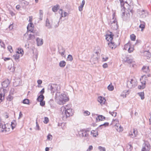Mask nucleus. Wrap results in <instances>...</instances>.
<instances>
[{
    "instance_id": "nucleus-1",
    "label": "nucleus",
    "mask_w": 151,
    "mask_h": 151,
    "mask_svg": "<svg viewBox=\"0 0 151 151\" xmlns=\"http://www.w3.org/2000/svg\"><path fill=\"white\" fill-rule=\"evenodd\" d=\"M137 80L134 77L129 79L127 81V86L130 89L134 88L137 86Z\"/></svg>"
},
{
    "instance_id": "nucleus-2",
    "label": "nucleus",
    "mask_w": 151,
    "mask_h": 151,
    "mask_svg": "<svg viewBox=\"0 0 151 151\" xmlns=\"http://www.w3.org/2000/svg\"><path fill=\"white\" fill-rule=\"evenodd\" d=\"M113 17L109 23L111 28L114 30L116 29L118 27L117 22L116 18L114 17V14H113Z\"/></svg>"
},
{
    "instance_id": "nucleus-3",
    "label": "nucleus",
    "mask_w": 151,
    "mask_h": 151,
    "mask_svg": "<svg viewBox=\"0 0 151 151\" xmlns=\"http://www.w3.org/2000/svg\"><path fill=\"white\" fill-rule=\"evenodd\" d=\"M137 12L138 16H139L140 17L142 18L146 17L148 15L147 12L143 9H138Z\"/></svg>"
},
{
    "instance_id": "nucleus-4",
    "label": "nucleus",
    "mask_w": 151,
    "mask_h": 151,
    "mask_svg": "<svg viewBox=\"0 0 151 151\" xmlns=\"http://www.w3.org/2000/svg\"><path fill=\"white\" fill-rule=\"evenodd\" d=\"M58 86L56 84H50L48 86V89L50 90L51 93H54L58 90Z\"/></svg>"
},
{
    "instance_id": "nucleus-5",
    "label": "nucleus",
    "mask_w": 151,
    "mask_h": 151,
    "mask_svg": "<svg viewBox=\"0 0 151 151\" xmlns=\"http://www.w3.org/2000/svg\"><path fill=\"white\" fill-rule=\"evenodd\" d=\"M90 132L88 129H83L79 132V134L80 137L87 138L89 137Z\"/></svg>"
},
{
    "instance_id": "nucleus-6",
    "label": "nucleus",
    "mask_w": 151,
    "mask_h": 151,
    "mask_svg": "<svg viewBox=\"0 0 151 151\" xmlns=\"http://www.w3.org/2000/svg\"><path fill=\"white\" fill-rule=\"evenodd\" d=\"M60 98L59 99L60 101L62 102V103L63 104L66 102L68 101L69 100V98L64 94H61L59 95Z\"/></svg>"
},
{
    "instance_id": "nucleus-7",
    "label": "nucleus",
    "mask_w": 151,
    "mask_h": 151,
    "mask_svg": "<svg viewBox=\"0 0 151 151\" xmlns=\"http://www.w3.org/2000/svg\"><path fill=\"white\" fill-rule=\"evenodd\" d=\"M65 109V111L64 112L67 114V116L69 117L70 116H72L73 115L72 109H68V105H67L64 108Z\"/></svg>"
},
{
    "instance_id": "nucleus-8",
    "label": "nucleus",
    "mask_w": 151,
    "mask_h": 151,
    "mask_svg": "<svg viewBox=\"0 0 151 151\" xmlns=\"http://www.w3.org/2000/svg\"><path fill=\"white\" fill-rule=\"evenodd\" d=\"M44 98V96L42 94H40L37 98V100L40 102V104H45V101H43Z\"/></svg>"
},
{
    "instance_id": "nucleus-9",
    "label": "nucleus",
    "mask_w": 151,
    "mask_h": 151,
    "mask_svg": "<svg viewBox=\"0 0 151 151\" xmlns=\"http://www.w3.org/2000/svg\"><path fill=\"white\" fill-rule=\"evenodd\" d=\"M120 4L121 6V8H122V10H123V11L122 12V14H121V17L123 18V16L125 15V12H124V10L125 9L124 5V2L123 1V0H120Z\"/></svg>"
},
{
    "instance_id": "nucleus-10",
    "label": "nucleus",
    "mask_w": 151,
    "mask_h": 151,
    "mask_svg": "<svg viewBox=\"0 0 151 151\" xmlns=\"http://www.w3.org/2000/svg\"><path fill=\"white\" fill-rule=\"evenodd\" d=\"M10 82L8 79L6 80L5 81H4L1 84L3 88H6L8 86Z\"/></svg>"
},
{
    "instance_id": "nucleus-11",
    "label": "nucleus",
    "mask_w": 151,
    "mask_h": 151,
    "mask_svg": "<svg viewBox=\"0 0 151 151\" xmlns=\"http://www.w3.org/2000/svg\"><path fill=\"white\" fill-rule=\"evenodd\" d=\"M98 101L100 104H105V102L106 101V100L104 97L100 96L98 98Z\"/></svg>"
},
{
    "instance_id": "nucleus-12",
    "label": "nucleus",
    "mask_w": 151,
    "mask_h": 151,
    "mask_svg": "<svg viewBox=\"0 0 151 151\" xmlns=\"http://www.w3.org/2000/svg\"><path fill=\"white\" fill-rule=\"evenodd\" d=\"M137 134V130H135L134 129L132 130V132H131V133H129V135L131 137L133 138L136 136V135Z\"/></svg>"
},
{
    "instance_id": "nucleus-13",
    "label": "nucleus",
    "mask_w": 151,
    "mask_h": 151,
    "mask_svg": "<svg viewBox=\"0 0 151 151\" xmlns=\"http://www.w3.org/2000/svg\"><path fill=\"white\" fill-rule=\"evenodd\" d=\"M0 130L2 132L6 133L7 132V129L8 128H7L6 126V125L2 124H1V127L0 128Z\"/></svg>"
},
{
    "instance_id": "nucleus-14",
    "label": "nucleus",
    "mask_w": 151,
    "mask_h": 151,
    "mask_svg": "<svg viewBox=\"0 0 151 151\" xmlns=\"http://www.w3.org/2000/svg\"><path fill=\"white\" fill-rule=\"evenodd\" d=\"M59 13L61 15V16L60 18V19H61L62 17H65L68 14L67 12H64L63 10L61 9H60Z\"/></svg>"
},
{
    "instance_id": "nucleus-15",
    "label": "nucleus",
    "mask_w": 151,
    "mask_h": 151,
    "mask_svg": "<svg viewBox=\"0 0 151 151\" xmlns=\"http://www.w3.org/2000/svg\"><path fill=\"white\" fill-rule=\"evenodd\" d=\"M36 41L38 46H40L43 44V40L42 39L37 38L36 39Z\"/></svg>"
},
{
    "instance_id": "nucleus-16",
    "label": "nucleus",
    "mask_w": 151,
    "mask_h": 151,
    "mask_svg": "<svg viewBox=\"0 0 151 151\" xmlns=\"http://www.w3.org/2000/svg\"><path fill=\"white\" fill-rule=\"evenodd\" d=\"M113 35L112 34L107 35L106 36V39L108 41H111L113 39Z\"/></svg>"
},
{
    "instance_id": "nucleus-17",
    "label": "nucleus",
    "mask_w": 151,
    "mask_h": 151,
    "mask_svg": "<svg viewBox=\"0 0 151 151\" xmlns=\"http://www.w3.org/2000/svg\"><path fill=\"white\" fill-rule=\"evenodd\" d=\"M52 23L50 22L48 19H47L46 21V26L48 28H50L52 27Z\"/></svg>"
},
{
    "instance_id": "nucleus-18",
    "label": "nucleus",
    "mask_w": 151,
    "mask_h": 151,
    "mask_svg": "<svg viewBox=\"0 0 151 151\" xmlns=\"http://www.w3.org/2000/svg\"><path fill=\"white\" fill-rule=\"evenodd\" d=\"M108 45L109 47L111 48L112 49L115 48L116 47V45H115L114 42H113L111 41L108 43Z\"/></svg>"
},
{
    "instance_id": "nucleus-19",
    "label": "nucleus",
    "mask_w": 151,
    "mask_h": 151,
    "mask_svg": "<svg viewBox=\"0 0 151 151\" xmlns=\"http://www.w3.org/2000/svg\"><path fill=\"white\" fill-rule=\"evenodd\" d=\"M146 82L145 81L141 82L142 85L138 86V88L139 89H143L145 88Z\"/></svg>"
},
{
    "instance_id": "nucleus-20",
    "label": "nucleus",
    "mask_w": 151,
    "mask_h": 151,
    "mask_svg": "<svg viewBox=\"0 0 151 151\" xmlns=\"http://www.w3.org/2000/svg\"><path fill=\"white\" fill-rule=\"evenodd\" d=\"M105 119V117L101 115H99L96 118V119L98 121V119L99 121H101L104 120Z\"/></svg>"
},
{
    "instance_id": "nucleus-21",
    "label": "nucleus",
    "mask_w": 151,
    "mask_h": 151,
    "mask_svg": "<svg viewBox=\"0 0 151 151\" xmlns=\"http://www.w3.org/2000/svg\"><path fill=\"white\" fill-rule=\"evenodd\" d=\"M7 90L4 89V88H0V94L4 96L5 94L7 93Z\"/></svg>"
},
{
    "instance_id": "nucleus-22",
    "label": "nucleus",
    "mask_w": 151,
    "mask_h": 151,
    "mask_svg": "<svg viewBox=\"0 0 151 151\" xmlns=\"http://www.w3.org/2000/svg\"><path fill=\"white\" fill-rule=\"evenodd\" d=\"M143 145L147 149V151H148L150 150V146L148 142H145L143 144Z\"/></svg>"
},
{
    "instance_id": "nucleus-23",
    "label": "nucleus",
    "mask_w": 151,
    "mask_h": 151,
    "mask_svg": "<svg viewBox=\"0 0 151 151\" xmlns=\"http://www.w3.org/2000/svg\"><path fill=\"white\" fill-rule=\"evenodd\" d=\"M91 133L93 137H96L98 135L97 131L96 130H93L91 131Z\"/></svg>"
},
{
    "instance_id": "nucleus-24",
    "label": "nucleus",
    "mask_w": 151,
    "mask_h": 151,
    "mask_svg": "<svg viewBox=\"0 0 151 151\" xmlns=\"http://www.w3.org/2000/svg\"><path fill=\"white\" fill-rule=\"evenodd\" d=\"M142 70L144 72L147 73L149 71V67L148 66H143Z\"/></svg>"
},
{
    "instance_id": "nucleus-25",
    "label": "nucleus",
    "mask_w": 151,
    "mask_h": 151,
    "mask_svg": "<svg viewBox=\"0 0 151 151\" xmlns=\"http://www.w3.org/2000/svg\"><path fill=\"white\" fill-rule=\"evenodd\" d=\"M116 128L118 132H121L123 131V129L122 127L120 125L119 126V125L117 126L116 125Z\"/></svg>"
},
{
    "instance_id": "nucleus-26",
    "label": "nucleus",
    "mask_w": 151,
    "mask_h": 151,
    "mask_svg": "<svg viewBox=\"0 0 151 151\" xmlns=\"http://www.w3.org/2000/svg\"><path fill=\"white\" fill-rule=\"evenodd\" d=\"M124 60L125 62H127L128 63H131L132 61V59L128 57H126Z\"/></svg>"
},
{
    "instance_id": "nucleus-27",
    "label": "nucleus",
    "mask_w": 151,
    "mask_h": 151,
    "mask_svg": "<svg viewBox=\"0 0 151 151\" xmlns=\"http://www.w3.org/2000/svg\"><path fill=\"white\" fill-rule=\"evenodd\" d=\"M62 119L64 121H65L69 117V116H67V114L65 113L64 111H63L62 113Z\"/></svg>"
},
{
    "instance_id": "nucleus-28",
    "label": "nucleus",
    "mask_w": 151,
    "mask_h": 151,
    "mask_svg": "<svg viewBox=\"0 0 151 151\" xmlns=\"http://www.w3.org/2000/svg\"><path fill=\"white\" fill-rule=\"evenodd\" d=\"M59 8V6L58 5H56L54 6L52 8L53 11L54 12H57Z\"/></svg>"
},
{
    "instance_id": "nucleus-29",
    "label": "nucleus",
    "mask_w": 151,
    "mask_h": 151,
    "mask_svg": "<svg viewBox=\"0 0 151 151\" xmlns=\"http://www.w3.org/2000/svg\"><path fill=\"white\" fill-rule=\"evenodd\" d=\"M59 66L61 67H64L66 65V62L64 60L61 61L59 64Z\"/></svg>"
},
{
    "instance_id": "nucleus-30",
    "label": "nucleus",
    "mask_w": 151,
    "mask_h": 151,
    "mask_svg": "<svg viewBox=\"0 0 151 151\" xmlns=\"http://www.w3.org/2000/svg\"><path fill=\"white\" fill-rule=\"evenodd\" d=\"M35 38L34 35L29 34V35L28 37L27 38L28 40H32Z\"/></svg>"
},
{
    "instance_id": "nucleus-31",
    "label": "nucleus",
    "mask_w": 151,
    "mask_h": 151,
    "mask_svg": "<svg viewBox=\"0 0 151 151\" xmlns=\"http://www.w3.org/2000/svg\"><path fill=\"white\" fill-rule=\"evenodd\" d=\"M144 55L150 58L151 56V53L147 51H145L144 52Z\"/></svg>"
},
{
    "instance_id": "nucleus-32",
    "label": "nucleus",
    "mask_w": 151,
    "mask_h": 151,
    "mask_svg": "<svg viewBox=\"0 0 151 151\" xmlns=\"http://www.w3.org/2000/svg\"><path fill=\"white\" fill-rule=\"evenodd\" d=\"M130 46V43H127L126 44L124 47V49L127 50V49Z\"/></svg>"
},
{
    "instance_id": "nucleus-33",
    "label": "nucleus",
    "mask_w": 151,
    "mask_h": 151,
    "mask_svg": "<svg viewBox=\"0 0 151 151\" xmlns=\"http://www.w3.org/2000/svg\"><path fill=\"white\" fill-rule=\"evenodd\" d=\"M145 23L142 22L139 26V27L142 29L141 30L142 31L145 27Z\"/></svg>"
},
{
    "instance_id": "nucleus-34",
    "label": "nucleus",
    "mask_w": 151,
    "mask_h": 151,
    "mask_svg": "<svg viewBox=\"0 0 151 151\" xmlns=\"http://www.w3.org/2000/svg\"><path fill=\"white\" fill-rule=\"evenodd\" d=\"M108 89L110 91H112L114 89V87L111 84H110L108 86Z\"/></svg>"
},
{
    "instance_id": "nucleus-35",
    "label": "nucleus",
    "mask_w": 151,
    "mask_h": 151,
    "mask_svg": "<svg viewBox=\"0 0 151 151\" xmlns=\"http://www.w3.org/2000/svg\"><path fill=\"white\" fill-rule=\"evenodd\" d=\"M43 12L42 10L39 11V14H40V20L42 19V17H43Z\"/></svg>"
},
{
    "instance_id": "nucleus-36",
    "label": "nucleus",
    "mask_w": 151,
    "mask_h": 151,
    "mask_svg": "<svg viewBox=\"0 0 151 151\" xmlns=\"http://www.w3.org/2000/svg\"><path fill=\"white\" fill-rule=\"evenodd\" d=\"M134 50V47H133L131 46L130 47H129L128 48V52L129 53L132 52Z\"/></svg>"
},
{
    "instance_id": "nucleus-37",
    "label": "nucleus",
    "mask_w": 151,
    "mask_h": 151,
    "mask_svg": "<svg viewBox=\"0 0 151 151\" xmlns=\"http://www.w3.org/2000/svg\"><path fill=\"white\" fill-rule=\"evenodd\" d=\"M22 103L23 104H29V100L28 99H24L22 101Z\"/></svg>"
},
{
    "instance_id": "nucleus-38",
    "label": "nucleus",
    "mask_w": 151,
    "mask_h": 151,
    "mask_svg": "<svg viewBox=\"0 0 151 151\" xmlns=\"http://www.w3.org/2000/svg\"><path fill=\"white\" fill-rule=\"evenodd\" d=\"M19 57V54H16L13 56V57L15 60H18Z\"/></svg>"
},
{
    "instance_id": "nucleus-39",
    "label": "nucleus",
    "mask_w": 151,
    "mask_h": 151,
    "mask_svg": "<svg viewBox=\"0 0 151 151\" xmlns=\"http://www.w3.org/2000/svg\"><path fill=\"white\" fill-rule=\"evenodd\" d=\"M98 148L100 151H106V149L104 147L100 146Z\"/></svg>"
},
{
    "instance_id": "nucleus-40",
    "label": "nucleus",
    "mask_w": 151,
    "mask_h": 151,
    "mask_svg": "<svg viewBox=\"0 0 151 151\" xmlns=\"http://www.w3.org/2000/svg\"><path fill=\"white\" fill-rule=\"evenodd\" d=\"M130 38L132 40V41H134L135 40L136 36H135L133 34H132L130 35Z\"/></svg>"
},
{
    "instance_id": "nucleus-41",
    "label": "nucleus",
    "mask_w": 151,
    "mask_h": 151,
    "mask_svg": "<svg viewBox=\"0 0 151 151\" xmlns=\"http://www.w3.org/2000/svg\"><path fill=\"white\" fill-rule=\"evenodd\" d=\"M91 61L92 62L94 61L93 63L95 64L97 61V58L96 57L95 58H92L91 59Z\"/></svg>"
},
{
    "instance_id": "nucleus-42",
    "label": "nucleus",
    "mask_w": 151,
    "mask_h": 151,
    "mask_svg": "<svg viewBox=\"0 0 151 151\" xmlns=\"http://www.w3.org/2000/svg\"><path fill=\"white\" fill-rule=\"evenodd\" d=\"M73 59L72 56L70 55H69L67 57V60L70 61H72Z\"/></svg>"
},
{
    "instance_id": "nucleus-43",
    "label": "nucleus",
    "mask_w": 151,
    "mask_h": 151,
    "mask_svg": "<svg viewBox=\"0 0 151 151\" xmlns=\"http://www.w3.org/2000/svg\"><path fill=\"white\" fill-rule=\"evenodd\" d=\"M138 94L139 96L141 97L142 99H143L144 98V93H139Z\"/></svg>"
},
{
    "instance_id": "nucleus-44",
    "label": "nucleus",
    "mask_w": 151,
    "mask_h": 151,
    "mask_svg": "<svg viewBox=\"0 0 151 151\" xmlns=\"http://www.w3.org/2000/svg\"><path fill=\"white\" fill-rule=\"evenodd\" d=\"M109 113L112 116L115 117L117 114V113L114 112H111L109 111Z\"/></svg>"
},
{
    "instance_id": "nucleus-45",
    "label": "nucleus",
    "mask_w": 151,
    "mask_h": 151,
    "mask_svg": "<svg viewBox=\"0 0 151 151\" xmlns=\"http://www.w3.org/2000/svg\"><path fill=\"white\" fill-rule=\"evenodd\" d=\"M128 91H127V92H123L122 94L121 95V96H122L123 98H125L126 96V95H127V94L126 93H128ZM128 94V93H127Z\"/></svg>"
},
{
    "instance_id": "nucleus-46",
    "label": "nucleus",
    "mask_w": 151,
    "mask_h": 151,
    "mask_svg": "<svg viewBox=\"0 0 151 151\" xmlns=\"http://www.w3.org/2000/svg\"><path fill=\"white\" fill-rule=\"evenodd\" d=\"M47 140H51L52 139V136L51 134H49L47 136Z\"/></svg>"
},
{
    "instance_id": "nucleus-47",
    "label": "nucleus",
    "mask_w": 151,
    "mask_h": 151,
    "mask_svg": "<svg viewBox=\"0 0 151 151\" xmlns=\"http://www.w3.org/2000/svg\"><path fill=\"white\" fill-rule=\"evenodd\" d=\"M90 114V112L87 111H85L83 112V114L85 116L89 115Z\"/></svg>"
},
{
    "instance_id": "nucleus-48",
    "label": "nucleus",
    "mask_w": 151,
    "mask_h": 151,
    "mask_svg": "<svg viewBox=\"0 0 151 151\" xmlns=\"http://www.w3.org/2000/svg\"><path fill=\"white\" fill-rule=\"evenodd\" d=\"M13 99V97L10 95H9L7 98V101H11Z\"/></svg>"
},
{
    "instance_id": "nucleus-49",
    "label": "nucleus",
    "mask_w": 151,
    "mask_h": 151,
    "mask_svg": "<svg viewBox=\"0 0 151 151\" xmlns=\"http://www.w3.org/2000/svg\"><path fill=\"white\" fill-rule=\"evenodd\" d=\"M0 44L1 46L3 48L5 47V45L3 42L1 40H0Z\"/></svg>"
},
{
    "instance_id": "nucleus-50",
    "label": "nucleus",
    "mask_w": 151,
    "mask_h": 151,
    "mask_svg": "<svg viewBox=\"0 0 151 151\" xmlns=\"http://www.w3.org/2000/svg\"><path fill=\"white\" fill-rule=\"evenodd\" d=\"M34 27L32 28H27L28 31L30 32H31L34 33L33 31L34 30Z\"/></svg>"
},
{
    "instance_id": "nucleus-51",
    "label": "nucleus",
    "mask_w": 151,
    "mask_h": 151,
    "mask_svg": "<svg viewBox=\"0 0 151 151\" xmlns=\"http://www.w3.org/2000/svg\"><path fill=\"white\" fill-rule=\"evenodd\" d=\"M128 151H131L132 149V147L131 145H129L127 146Z\"/></svg>"
},
{
    "instance_id": "nucleus-52",
    "label": "nucleus",
    "mask_w": 151,
    "mask_h": 151,
    "mask_svg": "<svg viewBox=\"0 0 151 151\" xmlns=\"http://www.w3.org/2000/svg\"><path fill=\"white\" fill-rule=\"evenodd\" d=\"M109 123L108 122H105L103 124H101L100 125V127L101 126H104V127H106L107 126L109 125Z\"/></svg>"
},
{
    "instance_id": "nucleus-53",
    "label": "nucleus",
    "mask_w": 151,
    "mask_h": 151,
    "mask_svg": "<svg viewBox=\"0 0 151 151\" xmlns=\"http://www.w3.org/2000/svg\"><path fill=\"white\" fill-rule=\"evenodd\" d=\"M49 122V119L47 117H45L44 122L45 124H47Z\"/></svg>"
},
{
    "instance_id": "nucleus-54",
    "label": "nucleus",
    "mask_w": 151,
    "mask_h": 151,
    "mask_svg": "<svg viewBox=\"0 0 151 151\" xmlns=\"http://www.w3.org/2000/svg\"><path fill=\"white\" fill-rule=\"evenodd\" d=\"M35 129H36L38 130H40V128L38 124V123L37 122V120H36V127Z\"/></svg>"
},
{
    "instance_id": "nucleus-55",
    "label": "nucleus",
    "mask_w": 151,
    "mask_h": 151,
    "mask_svg": "<svg viewBox=\"0 0 151 151\" xmlns=\"http://www.w3.org/2000/svg\"><path fill=\"white\" fill-rule=\"evenodd\" d=\"M34 27V25L32 23H30L27 27V28H32Z\"/></svg>"
},
{
    "instance_id": "nucleus-56",
    "label": "nucleus",
    "mask_w": 151,
    "mask_h": 151,
    "mask_svg": "<svg viewBox=\"0 0 151 151\" xmlns=\"http://www.w3.org/2000/svg\"><path fill=\"white\" fill-rule=\"evenodd\" d=\"M4 99V95L0 94V102L2 101V100Z\"/></svg>"
},
{
    "instance_id": "nucleus-57",
    "label": "nucleus",
    "mask_w": 151,
    "mask_h": 151,
    "mask_svg": "<svg viewBox=\"0 0 151 151\" xmlns=\"http://www.w3.org/2000/svg\"><path fill=\"white\" fill-rule=\"evenodd\" d=\"M93 148V147L92 145H90L88 148L87 149L86 151H91Z\"/></svg>"
},
{
    "instance_id": "nucleus-58",
    "label": "nucleus",
    "mask_w": 151,
    "mask_h": 151,
    "mask_svg": "<svg viewBox=\"0 0 151 151\" xmlns=\"http://www.w3.org/2000/svg\"><path fill=\"white\" fill-rule=\"evenodd\" d=\"M18 50H19V54H22V55L23 53V50H22L21 48H19L18 49Z\"/></svg>"
},
{
    "instance_id": "nucleus-59",
    "label": "nucleus",
    "mask_w": 151,
    "mask_h": 151,
    "mask_svg": "<svg viewBox=\"0 0 151 151\" xmlns=\"http://www.w3.org/2000/svg\"><path fill=\"white\" fill-rule=\"evenodd\" d=\"M83 6L81 4L80 6L79 7V10L81 12L82 11L83 8Z\"/></svg>"
},
{
    "instance_id": "nucleus-60",
    "label": "nucleus",
    "mask_w": 151,
    "mask_h": 151,
    "mask_svg": "<svg viewBox=\"0 0 151 151\" xmlns=\"http://www.w3.org/2000/svg\"><path fill=\"white\" fill-rule=\"evenodd\" d=\"M126 15L127 16V18L125 19L126 20L128 18L130 17V14L129 13H128L126 14Z\"/></svg>"
},
{
    "instance_id": "nucleus-61",
    "label": "nucleus",
    "mask_w": 151,
    "mask_h": 151,
    "mask_svg": "<svg viewBox=\"0 0 151 151\" xmlns=\"http://www.w3.org/2000/svg\"><path fill=\"white\" fill-rule=\"evenodd\" d=\"M9 13L12 16H14L15 14L14 13L11 11H9Z\"/></svg>"
},
{
    "instance_id": "nucleus-62",
    "label": "nucleus",
    "mask_w": 151,
    "mask_h": 151,
    "mask_svg": "<svg viewBox=\"0 0 151 151\" xmlns=\"http://www.w3.org/2000/svg\"><path fill=\"white\" fill-rule=\"evenodd\" d=\"M65 53V50H64L62 52H60V53L61 54V55L62 56H63L64 53Z\"/></svg>"
},
{
    "instance_id": "nucleus-63",
    "label": "nucleus",
    "mask_w": 151,
    "mask_h": 151,
    "mask_svg": "<svg viewBox=\"0 0 151 151\" xmlns=\"http://www.w3.org/2000/svg\"><path fill=\"white\" fill-rule=\"evenodd\" d=\"M114 121V122L115 124H117V123H118L119 121L117 119H115L114 120H113Z\"/></svg>"
},
{
    "instance_id": "nucleus-64",
    "label": "nucleus",
    "mask_w": 151,
    "mask_h": 151,
    "mask_svg": "<svg viewBox=\"0 0 151 151\" xmlns=\"http://www.w3.org/2000/svg\"><path fill=\"white\" fill-rule=\"evenodd\" d=\"M37 83L38 84H41L42 83V81L40 80H39L37 81Z\"/></svg>"
}]
</instances>
